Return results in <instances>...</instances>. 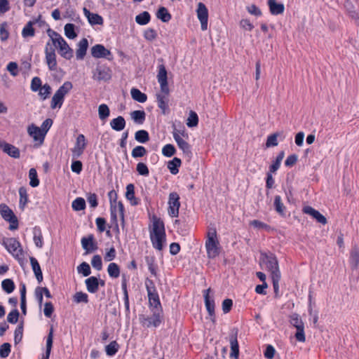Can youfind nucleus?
<instances>
[{
  "label": "nucleus",
  "instance_id": "44",
  "mask_svg": "<svg viewBox=\"0 0 359 359\" xmlns=\"http://www.w3.org/2000/svg\"><path fill=\"white\" fill-rule=\"evenodd\" d=\"M121 287H122L123 293V299H124V304H125L126 310L127 313H129L130 312L129 297H128V290H127V282L125 278L122 280Z\"/></svg>",
  "mask_w": 359,
  "mask_h": 359
},
{
  "label": "nucleus",
  "instance_id": "9",
  "mask_svg": "<svg viewBox=\"0 0 359 359\" xmlns=\"http://www.w3.org/2000/svg\"><path fill=\"white\" fill-rule=\"evenodd\" d=\"M168 205L169 215L172 217H178L180 202V196L177 193L172 192L169 194Z\"/></svg>",
  "mask_w": 359,
  "mask_h": 359
},
{
  "label": "nucleus",
  "instance_id": "13",
  "mask_svg": "<svg viewBox=\"0 0 359 359\" xmlns=\"http://www.w3.org/2000/svg\"><path fill=\"white\" fill-rule=\"evenodd\" d=\"M169 93H170V90L168 89L167 93L161 91L160 93H158L156 95L158 107L161 109L162 114L164 115L168 114L169 113V107H168Z\"/></svg>",
  "mask_w": 359,
  "mask_h": 359
},
{
  "label": "nucleus",
  "instance_id": "28",
  "mask_svg": "<svg viewBox=\"0 0 359 359\" xmlns=\"http://www.w3.org/2000/svg\"><path fill=\"white\" fill-rule=\"evenodd\" d=\"M350 264L353 269H356L359 265V245H355L351 251Z\"/></svg>",
  "mask_w": 359,
  "mask_h": 359
},
{
  "label": "nucleus",
  "instance_id": "30",
  "mask_svg": "<svg viewBox=\"0 0 359 359\" xmlns=\"http://www.w3.org/2000/svg\"><path fill=\"white\" fill-rule=\"evenodd\" d=\"M270 12L273 15L282 14L284 12V5L281 3H277L276 0H268Z\"/></svg>",
  "mask_w": 359,
  "mask_h": 359
},
{
  "label": "nucleus",
  "instance_id": "21",
  "mask_svg": "<svg viewBox=\"0 0 359 359\" xmlns=\"http://www.w3.org/2000/svg\"><path fill=\"white\" fill-rule=\"evenodd\" d=\"M81 245L83 248L86 251V253L92 252L97 248V245L94 243V236L93 234L82 238Z\"/></svg>",
  "mask_w": 359,
  "mask_h": 359
},
{
  "label": "nucleus",
  "instance_id": "1",
  "mask_svg": "<svg viewBox=\"0 0 359 359\" xmlns=\"http://www.w3.org/2000/svg\"><path fill=\"white\" fill-rule=\"evenodd\" d=\"M152 229L150 231V238L153 247L161 251L163 248V243L165 242V231L164 223L160 219L154 217Z\"/></svg>",
  "mask_w": 359,
  "mask_h": 359
},
{
  "label": "nucleus",
  "instance_id": "26",
  "mask_svg": "<svg viewBox=\"0 0 359 359\" xmlns=\"http://www.w3.org/2000/svg\"><path fill=\"white\" fill-rule=\"evenodd\" d=\"M85 283L86 285L87 290L90 293H95L99 290V280L95 276H90L86 279Z\"/></svg>",
  "mask_w": 359,
  "mask_h": 359
},
{
  "label": "nucleus",
  "instance_id": "60",
  "mask_svg": "<svg viewBox=\"0 0 359 359\" xmlns=\"http://www.w3.org/2000/svg\"><path fill=\"white\" fill-rule=\"evenodd\" d=\"M198 117L196 112L191 111L189 118L187 119V125L189 127H194L198 125Z\"/></svg>",
  "mask_w": 359,
  "mask_h": 359
},
{
  "label": "nucleus",
  "instance_id": "38",
  "mask_svg": "<svg viewBox=\"0 0 359 359\" xmlns=\"http://www.w3.org/2000/svg\"><path fill=\"white\" fill-rule=\"evenodd\" d=\"M156 17L163 22H168L170 20L172 16L168 12V9L165 7H161L157 13Z\"/></svg>",
  "mask_w": 359,
  "mask_h": 359
},
{
  "label": "nucleus",
  "instance_id": "56",
  "mask_svg": "<svg viewBox=\"0 0 359 359\" xmlns=\"http://www.w3.org/2000/svg\"><path fill=\"white\" fill-rule=\"evenodd\" d=\"M23 322L19 323L15 330L14 341L15 344L19 343L22 339Z\"/></svg>",
  "mask_w": 359,
  "mask_h": 359
},
{
  "label": "nucleus",
  "instance_id": "53",
  "mask_svg": "<svg viewBox=\"0 0 359 359\" xmlns=\"http://www.w3.org/2000/svg\"><path fill=\"white\" fill-rule=\"evenodd\" d=\"M47 34L48 36L51 39L54 46H57V43H59L61 39H63V38L60 34L51 29L50 28H48L47 29Z\"/></svg>",
  "mask_w": 359,
  "mask_h": 359
},
{
  "label": "nucleus",
  "instance_id": "32",
  "mask_svg": "<svg viewBox=\"0 0 359 359\" xmlns=\"http://www.w3.org/2000/svg\"><path fill=\"white\" fill-rule=\"evenodd\" d=\"M110 126L116 131H121L123 130L126 126L125 118L121 116H118V117L113 118L110 121Z\"/></svg>",
  "mask_w": 359,
  "mask_h": 359
},
{
  "label": "nucleus",
  "instance_id": "12",
  "mask_svg": "<svg viewBox=\"0 0 359 359\" xmlns=\"http://www.w3.org/2000/svg\"><path fill=\"white\" fill-rule=\"evenodd\" d=\"M197 17L201 22V29L205 31L208 29V11L205 5L201 2L198 3L196 10Z\"/></svg>",
  "mask_w": 359,
  "mask_h": 359
},
{
  "label": "nucleus",
  "instance_id": "4",
  "mask_svg": "<svg viewBox=\"0 0 359 359\" xmlns=\"http://www.w3.org/2000/svg\"><path fill=\"white\" fill-rule=\"evenodd\" d=\"M290 324L297 329L295 338L298 341L304 342L306 340L304 334V325L297 313L290 316Z\"/></svg>",
  "mask_w": 359,
  "mask_h": 359
},
{
  "label": "nucleus",
  "instance_id": "10",
  "mask_svg": "<svg viewBox=\"0 0 359 359\" xmlns=\"http://www.w3.org/2000/svg\"><path fill=\"white\" fill-rule=\"evenodd\" d=\"M91 55L95 58H107L109 60H113L110 50L101 44H96L91 48Z\"/></svg>",
  "mask_w": 359,
  "mask_h": 359
},
{
  "label": "nucleus",
  "instance_id": "58",
  "mask_svg": "<svg viewBox=\"0 0 359 359\" xmlns=\"http://www.w3.org/2000/svg\"><path fill=\"white\" fill-rule=\"evenodd\" d=\"M176 152L175 147L171 144L165 145L162 149V154L166 157L172 156Z\"/></svg>",
  "mask_w": 359,
  "mask_h": 359
},
{
  "label": "nucleus",
  "instance_id": "16",
  "mask_svg": "<svg viewBox=\"0 0 359 359\" xmlns=\"http://www.w3.org/2000/svg\"><path fill=\"white\" fill-rule=\"evenodd\" d=\"M157 79L160 84L161 91L167 93L169 87L168 83L167 70L163 65L158 66Z\"/></svg>",
  "mask_w": 359,
  "mask_h": 359
},
{
  "label": "nucleus",
  "instance_id": "52",
  "mask_svg": "<svg viewBox=\"0 0 359 359\" xmlns=\"http://www.w3.org/2000/svg\"><path fill=\"white\" fill-rule=\"evenodd\" d=\"M72 206L75 211L83 210L86 208V201L83 198H77L72 202Z\"/></svg>",
  "mask_w": 359,
  "mask_h": 359
},
{
  "label": "nucleus",
  "instance_id": "46",
  "mask_svg": "<svg viewBox=\"0 0 359 359\" xmlns=\"http://www.w3.org/2000/svg\"><path fill=\"white\" fill-rule=\"evenodd\" d=\"M135 138L140 143H145L149 141V136L147 131L140 130L135 133Z\"/></svg>",
  "mask_w": 359,
  "mask_h": 359
},
{
  "label": "nucleus",
  "instance_id": "59",
  "mask_svg": "<svg viewBox=\"0 0 359 359\" xmlns=\"http://www.w3.org/2000/svg\"><path fill=\"white\" fill-rule=\"evenodd\" d=\"M74 301L76 303H88V296L87 294L83 292H77L74 295Z\"/></svg>",
  "mask_w": 359,
  "mask_h": 359
},
{
  "label": "nucleus",
  "instance_id": "14",
  "mask_svg": "<svg viewBox=\"0 0 359 359\" xmlns=\"http://www.w3.org/2000/svg\"><path fill=\"white\" fill-rule=\"evenodd\" d=\"M27 133L33 138L34 142H38L39 145L43 144L46 135L40 128L32 123L27 127Z\"/></svg>",
  "mask_w": 359,
  "mask_h": 359
},
{
  "label": "nucleus",
  "instance_id": "40",
  "mask_svg": "<svg viewBox=\"0 0 359 359\" xmlns=\"http://www.w3.org/2000/svg\"><path fill=\"white\" fill-rule=\"evenodd\" d=\"M273 205L275 210L278 213H279L282 216H284L285 215V207L282 203L281 198L280 196H275Z\"/></svg>",
  "mask_w": 359,
  "mask_h": 359
},
{
  "label": "nucleus",
  "instance_id": "64",
  "mask_svg": "<svg viewBox=\"0 0 359 359\" xmlns=\"http://www.w3.org/2000/svg\"><path fill=\"white\" fill-rule=\"evenodd\" d=\"M51 93V88L48 84H44L39 90V95L41 97L42 100H46Z\"/></svg>",
  "mask_w": 359,
  "mask_h": 359
},
{
  "label": "nucleus",
  "instance_id": "7",
  "mask_svg": "<svg viewBox=\"0 0 359 359\" xmlns=\"http://www.w3.org/2000/svg\"><path fill=\"white\" fill-rule=\"evenodd\" d=\"M111 77V71L105 65H97L93 72V79L98 81H107Z\"/></svg>",
  "mask_w": 359,
  "mask_h": 359
},
{
  "label": "nucleus",
  "instance_id": "37",
  "mask_svg": "<svg viewBox=\"0 0 359 359\" xmlns=\"http://www.w3.org/2000/svg\"><path fill=\"white\" fill-rule=\"evenodd\" d=\"M132 119L138 124H142L145 121L146 114L142 110H135L130 114Z\"/></svg>",
  "mask_w": 359,
  "mask_h": 359
},
{
  "label": "nucleus",
  "instance_id": "54",
  "mask_svg": "<svg viewBox=\"0 0 359 359\" xmlns=\"http://www.w3.org/2000/svg\"><path fill=\"white\" fill-rule=\"evenodd\" d=\"M2 289L7 293H11L15 289V284L11 279H5L1 283Z\"/></svg>",
  "mask_w": 359,
  "mask_h": 359
},
{
  "label": "nucleus",
  "instance_id": "42",
  "mask_svg": "<svg viewBox=\"0 0 359 359\" xmlns=\"http://www.w3.org/2000/svg\"><path fill=\"white\" fill-rule=\"evenodd\" d=\"M110 114L109 107L106 104H102L98 107L99 118L102 121H105Z\"/></svg>",
  "mask_w": 359,
  "mask_h": 359
},
{
  "label": "nucleus",
  "instance_id": "39",
  "mask_svg": "<svg viewBox=\"0 0 359 359\" xmlns=\"http://www.w3.org/2000/svg\"><path fill=\"white\" fill-rule=\"evenodd\" d=\"M34 233V241L36 246L39 248H41L43 247V237L41 231L39 227L35 226L33 231Z\"/></svg>",
  "mask_w": 359,
  "mask_h": 359
},
{
  "label": "nucleus",
  "instance_id": "15",
  "mask_svg": "<svg viewBox=\"0 0 359 359\" xmlns=\"http://www.w3.org/2000/svg\"><path fill=\"white\" fill-rule=\"evenodd\" d=\"M49 45L50 43H48L45 49L46 61L48 67V69L50 71H54L56 69L57 67L56 55L55 49L53 48H48Z\"/></svg>",
  "mask_w": 359,
  "mask_h": 359
},
{
  "label": "nucleus",
  "instance_id": "6",
  "mask_svg": "<svg viewBox=\"0 0 359 359\" xmlns=\"http://www.w3.org/2000/svg\"><path fill=\"white\" fill-rule=\"evenodd\" d=\"M159 311H153L151 316H141L140 320L143 326L147 327H156L160 325L162 322V316Z\"/></svg>",
  "mask_w": 359,
  "mask_h": 359
},
{
  "label": "nucleus",
  "instance_id": "35",
  "mask_svg": "<svg viewBox=\"0 0 359 359\" xmlns=\"http://www.w3.org/2000/svg\"><path fill=\"white\" fill-rule=\"evenodd\" d=\"M130 94L132 98L141 103H144L147 101V96L146 94L142 93L139 89L137 88H132L130 90Z\"/></svg>",
  "mask_w": 359,
  "mask_h": 359
},
{
  "label": "nucleus",
  "instance_id": "49",
  "mask_svg": "<svg viewBox=\"0 0 359 359\" xmlns=\"http://www.w3.org/2000/svg\"><path fill=\"white\" fill-rule=\"evenodd\" d=\"M118 348H119V346L116 341H113L110 342L105 347V351H106L107 355L109 356L114 355L117 353Z\"/></svg>",
  "mask_w": 359,
  "mask_h": 359
},
{
  "label": "nucleus",
  "instance_id": "2",
  "mask_svg": "<svg viewBox=\"0 0 359 359\" xmlns=\"http://www.w3.org/2000/svg\"><path fill=\"white\" fill-rule=\"evenodd\" d=\"M219 242L217 240V233L215 229L208 233V238L205 242V248L208 258L213 259L219 255Z\"/></svg>",
  "mask_w": 359,
  "mask_h": 359
},
{
  "label": "nucleus",
  "instance_id": "47",
  "mask_svg": "<svg viewBox=\"0 0 359 359\" xmlns=\"http://www.w3.org/2000/svg\"><path fill=\"white\" fill-rule=\"evenodd\" d=\"M75 25L72 23H67L65 26V36L70 39H74L77 36V34L74 31Z\"/></svg>",
  "mask_w": 359,
  "mask_h": 359
},
{
  "label": "nucleus",
  "instance_id": "18",
  "mask_svg": "<svg viewBox=\"0 0 359 359\" xmlns=\"http://www.w3.org/2000/svg\"><path fill=\"white\" fill-rule=\"evenodd\" d=\"M55 46L59 48V53L64 58L70 60L73 57V50L69 46L64 39H61Z\"/></svg>",
  "mask_w": 359,
  "mask_h": 359
},
{
  "label": "nucleus",
  "instance_id": "25",
  "mask_svg": "<svg viewBox=\"0 0 359 359\" xmlns=\"http://www.w3.org/2000/svg\"><path fill=\"white\" fill-rule=\"evenodd\" d=\"M210 288L204 290V299L206 309L211 317L215 316V302L213 299H210L209 292Z\"/></svg>",
  "mask_w": 359,
  "mask_h": 359
},
{
  "label": "nucleus",
  "instance_id": "27",
  "mask_svg": "<svg viewBox=\"0 0 359 359\" xmlns=\"http://www.w3.org/2000/svg\"><path fill=\"white\" fill-rule=\"evenodd\" d=\"M88 47V42L86 38L82 39L78 43V48L76 52V58L83 60L86 54Z\"/></svg>",
  "mask_w": 359,
  "mask_h": 359
},
{
  "label": "nucleus",
  "instance_id": "34",
  "mask_svg": "<svg viewBox=\"0 0 359 359\" xmlns=\"http://www.w3.org/2000/svg\"><path fill=\"white\" fill-rule=\"evenodd\" d=\"M126 198L130 201L133 205L138 204L137 198L135 197V186L133 184H129L126 187Z\"/></svg>",
  "mask_w": 359,
  "mask_h": 359
},
{
  "label": "nucleus",
  "instance_id": "23",
  "mask_svg": "<svg viewBox=\"0 0 359 359\" xmlns=\"http://www.w3.org/2000/svg\"><path fill=\"white\" fill-rule=\"evenodd\" d=\"M83 13L85 16L88 18V22L92 25H102L104 22L103 18L102 16L97 13H90L89 10H88L86 8H83Z\"/></svg>",
  "mask_w": 359,
  "mask_h": 359
},
{
  "label": "nucleus",
  "instance_id": "19",
  "mask_svg": "<svg viewBox=\"0 0 359 359\" xmlns=\"http://www.w3.org/2000/svg\"><path fill=\"white\" fill-rule=\"evenodd\" d=\"M173 137L177 144V146L181 149L183 153L188 157H191L192 153L191 151L190 144L184 140L178 134L177 132L172 133Z\"/></svg>",
  "mask_w": 359,
  "mask_h": 359
},
{
  "label": "nucleus",
  "instance_id": "36",
  "mask_svg": "<svg viewBox=\"0 0 359 359\" xmlns=\"http://www.w3.org/2000/svg\"><path fill=\"white\" fill-rule=\"evenodd\" d=\"M181 163V160L179 158L175 157L168 163V168L172 175H176L179 172V167H180Z\"/></svg>",
  "mask_w": 359,
  "mask_h": 359
},
{
  "label": "nucleus",
  "instance_id": "61",
  "mask_svg": "<svg viewBox=\"0 0 359 359\" xmlns=\"http://www.w3.org/2000/svg\"><path fill=\"white\" fill-rule=\"evenodd\" d=\"M147 154L146 149L142 146H137L132 150V156L133 158L142 157Z\"/></svg>",
  "mask_w": 359,
  "mask_h": 359
},
{
  "label": "nucleus",
  "instance_id": "45",
  "mask_svg": "<svg viewBox=\"0 0 359 359\" xmlns=\"http://www.w3.org/2000/svg\"><path fill=\"white\" fill-rule=\"evenodd\" d=\"M109 276L111 278H116L120 275V269L117 264L110 263L107 268Z\"/></svg>",
  "mask_w": 359,
  "mask_h": 359
},
{
  "label": "nucleus",
  "instance_id": "51",
  "mask_svg": "<svg viewBox=\"0 0 359 359\" xmlns=\"http://www.w3.org/2000/svg\"><path fill=\"white\" fill-rule=\"evenodd\" d=\"M29 184L32 187H36L39 184L37 172L35 168H31L29 171Z\"/></svg>",
  "mask_w": 359,
  "mask_h": 359
},
{
  "label": "nucleus",
  "instance_id": "33",
  "mask_svg": "<svg viewBox=\"0 0 359 359\" xmlns=\"http://www.w3.org/2000/svg\"><path fill=\"white\" fill-rule=\"evenodd\" d=\"M53 328L50 327L48 334L46 338V350L45 354L43 355V359H49L51 348L53 346Z\"/></svg>",
  "mask_w": 359,
  "mask_h": 359
},
{
  "label": "nucleus",
  "instance_id": "41",
  "mask_svg": "<svg viewBox=\"0 0 359 359\" xmlns=\"http://www.w3.org/2000/svg\"><path fill=\"white\" fill-rule=\"evenodd\" d=\"M150 14L147 11H144L135 17V21L140 25H145L150 21Z\"/></svg>",
  "mask_w": 359,
  "mask_h": 359
},
{
  "label": "nucleus",
  "instance_id": "5",
  "mask_svg": "<svg viewBox=\"0 0 359 359\" xmlns=\"http://www.w3.org/2000/svg\"><path fill=\"white\" fill-rule=\"evenodd\" d=\"M2 244L6 250L15 257L23 255L20 242L15 238H8L3 240Z\"/></svg>",
  "mask_w": 359,
  "mask_h": 359
},
{
  "label": "nucleus",
  "instance_id": "20",
  "mask_svg": "<svg viewBox=\"0 0 359 359\" xmlns=\"http://www.w3.org/2000/svg\"><path fill=\"white\" fill-rule=\"evenodd\" d=\"M303 212L305 214L309 215L316 219L318 222L325 224H327V219L319 211L315 210L311 206H305L303 208Z\"/></svg>",
  "mask_w": 359,
  "mask_h": 359
},
{
  "label": "nucleus",
  "instance_id": "62",
  "mask_svg": "<svg viewBox=\"0 0 359 359\" xmlns=\"http://www.w3.org/2000/svg\"><path fill=\"white\" fill-rule=\"evenodd\" d=\"M278 133H276L270 135L268 136L266 142V147H276L278 144Z\"/></svg>",
  "mask_w": 359,
  "mask_h": 359
},
{
  "label": "nucleus",
  "instance_id": "3",
  "mask_svg": "<svg viewBox=\"0 0 359 359\" xmlns=\"http://www.w3.org/2000/svg\"><path fill=\"white\" fill-rule=\"evenodd\" d=\"M0 213L1 217L10 223L9 229L15 230L18 228V220L13 212L5 204L0 205Z\"/></svg>",
  "mask_w": 359,
  "mask_h": 359
},
{
  "label": "nucleus",
  "instance_id": "63",
  "mask_svg": "<svg viewBox=\"0 0 359 359\" xmlns=\"http://www.w3.org/2000/svg\"><path fill=\"white\" fill-rule=\"evenodd\" d=\"M19 195H20V205H22L24 207L25 204L28 201V195L27 193V189L22 187L19 189Z\"/></svg>",
  "mask_w": 359,
  "mask_h": 359
},
{
  "label": "nucleus",
  "instance_id": "11",
  "mask_svg": "<svg viewBox=\"0 0 359 359\" xmlns=\"http://www.w3.org/2000/svg\"><path fill=\"white\" fill-rule=\"evenodd\" d=\"M238 332V330L237 328H233L232 329L229 337V342L231 345L230 357L234 359H238L239 355V346L237 340Z\"/></svg>",
  "mask_w": 359,
  "mask_h": 359
},
{
  "label": "nucleus",
  "instance_id": "22",
  "mask_svg": "<svg viewBox=\"0 0 359 359\" xmlns=\"http://www.w3.org/2000/svg\"><path fill=\"white\" fill-rule=\"evenodd\" d=\"M344 7L348 15L355 21V23L359 26V13L355 9V6L351 0H346L344 3Z\"/></svg>",
  "mask_w": 359,
  "mask_h": 359
},
{
  "label": "nucleus",
  "instance_id": "50",
  "mask_svg": "<svg viewBox=\"0 0 359 359\" xmlns=\"http://www.w3.org/2000/svg\"><path fill=\"white\" fill-rule=\"evenodd\" d=\"M73 86L70 81H65L56 91L59 95L65 98V96L70 91Z\"/></svg>",
  "mask_w": 359,
  "mask_h": 359
},
{
  "label": "nucleus",
  "instance_id": "8",
  "mask_svg": "<svg viewBox=\"0 0 359 359\" xmlns=\"http://www.w3.org/2000/svg\"><path fill=\"white\" fill-rule=\"evenodd\" d=\"M264 262L266 265V269L270 271L271 276H275V274L280 275V271L279 270L278 262L273 254L270 255H264Z\"/></svg>",
  "mask_w": 359,
  "mask_h": 359
},
{
  "label": "nucleus",
  "instance_id": "57",
  "mask_svg": "<svg viewBox=\"0 0 359 359\" xmlns=\"http://www.w3.org/2000/svg\"><path fill=\"white\" fill-rule=\"evenodd\" d=\"M11 351V346L9 343H4L0 346V357L2 358H7Z\"/></svg>",
  "mask_w": 359,
  "mask_h": 359
},
{
  "label": "nucleus",
  "instance_id": "43",
  "mask_svg": "<svg viewBox=\"0 0 359 359\" xmlns=\"http://www.w3.org/2000/svg\"><path fill=\"white\" fill-rule=\"evenodd\" d=\"M284 156L285 153L283 151L278 154L276 161L269 167L270 172H276L278 170Z\"/></svg>",
  "mask_w": 359,
  "mask_h": 359
},
{
  "label": "nucleus",
  "instance_id": "31",
  "mask_svg": "<svg viewBox=\"0 0 359 359\" xmlns=\"http://www.w3.org/2000/svg\"><path fill=\"white\" fill-rule=\"evenodd\" d=\"M29 260L32 270L35 274L36 278L38 280V282L41 283L43 280V274L40 265L37 259L33 257H30Z\"/></svg>",
  "mask_w": 359,
  "mask_h": 359
},
{
  "label": "nucleus",
  "instance_id": "48",
  "mask_svg": "<svg viewBox=\"0 0 359 359\" xmlns=\"http://www.w3.org/2000/svg\"><path fill=\"white\" fill-rule=\"evenodd\" d=\"M63 101L64 97L55 92L51 100L50 107L52 109H55L57 107L60 108Z\"/></svg>",
  "mask_w": 359,
  "mask_h": 359
},
{
  "label": "nucleus",
  "instance_id": "29",
  "mask_svg": "<svg viewBox=\"0 0 359 359\" xmlns=\"http://www.w3.org/2000/svg\"><path fill=\"white\" fill-rule=\"evenodd\" d=\"M148 298L149 302L151 307H154L155 311H159L161 313V306L158 293L151 292L149 291Z\"/></svg>",
  "mask_w": 359,
  "mask_h": 359
},
{
  "label": "nucleus",
  "instance_id": "24",
  "mask_svg": "<svg viewBox=\"0 0 359 359\" xmlns=\"http://www.w3.org/2000/svg\"><path fill=\"white\" fill-rule=\"evenodd\" d=\"M41 19V15H39L37 18L34 20L29 21L25 27L22 29V35L23 37H32L34 36L35 31L33 28V25L37 23Z\"/></svg>",
  "mask_w": 359,
  "mask_h": 359
},
{
  "label": "nucleus",
  "instance_id": "55",
  "mask_svg": "<svg viewBox=\"0 0 359 359\" xmlns=\"http://www.w3.org/2000/svg\"><path fill=\"white\" fill-rule=\"evenodd\" d=\"M77 271L79 273H82L83 276H88L91 273L89 264L85 262L78 266Z\"/></svg>",
  "mask_w": 359,
  "mask_h": 359
},
{
  "label": "nucleus",
  "instance_id": "17",
  "mask_svg": "<svg viewBox=\"0 0 359 359\" xmlns=\"http://www.w3.org/2000/svg\"><path fill=\"white\" fill-rule=\"evenodd\" d=\"M0 149L12 158H19L20 156L19 149L5 141L0 140Z\"/></svg>",
  "mask_w": 359,
  "mask_h": 359
}]
</instances>
